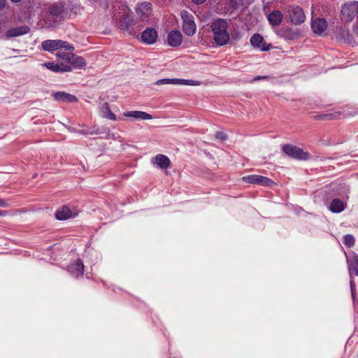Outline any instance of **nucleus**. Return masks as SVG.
Segmentation results:
<instances>
[{"mask_svg": "<svg viewBox=\"0 0 358 358\" xmlns=\"http://www.w3.org/2000/svg\"><path fill=\"white\" fill-rule=\"evenodd\" d=\"M49 15L54 19V21L47 20L45 24L48 27H54L56 26L55 21L63 20L66 15L64 6L61 3H54L49 7Z\"/></svg>", "mask_w": 358, "mask_h": 358, "instance_id": "1", "label": "nucleus"}, {"mask_svg": "<svg viewBox=\"0 0 358 358\" xmlns=\"http://www.w3.org/2000/svg\"><path fill=\"white\" fill-rule=\"evenodd\" d=\"M6 0H0V10L3 9L6 6Z\"/></svg>", "mask_w": 358, "mask_h": 358, "instance_id": "35", "label": "nucleus"}, {"mask_svg": "<svg viewBox=\"0 0 358 358\" xmlns=\"http://www.w3.org/2000/svg\"><path fill=\"white\" fill-rule=\"evenodd\" d=\"M181 17L183 20L182 30L185 34L189 36H193L196 32V24L193 20V16L187 11L181 12Z\"/></svg>", "mask_w": 358, "mask_h": 358, "instance_id": "6", "label": "nucleus"}, {"mask_svg": "<svg viewBox=\"0 0 358 358\" xmlns=\"http://www.w3.org/2000/svg\"><path fill=\"white\" fill-rule=\"evenodd\" d=\"M285 36L289 39L294 38L295 36H298L296 33L293 32L292 29H287L285 30Z\"/></svg>", "mask_w": 358, "mask_h": 358, "instance_id": "32", "label": "nucleus"}, {"mask_svg": "<svg viewBox=\"0 0 358 358\" xmlns=\"http://www.w3.org/2000/svg\"><path fill=\"white\" fill-rule=\"evenodd\" d=\"M152 11V9L150 2L144 1L139 3L136 7V13L143 21L151 15Z\"/></svg>", "mask_w": 358, "mask_h": 358, "instance_id": "10", "label": "nucleus"}, {"mask_svg": "<svg viewBox=\"0 0 358 358\" xmlns=\"http://www.w3.org/2000/svg\"><path fill=\"white\" fill-rule=\"evenodd\" d=\"M78 213L77 211H72L68 206H63L59 210L55 213V217L59 220H65L69 218L77 216Z\"/></svg>", "mask_w": 358, "mask_h": 358, "instance_id": "13", "label": "nucleus"}, {"mask_svg": "<svg viewBox=\"0 0 358 358\" xmlns=\"http://www.w3.org/2000/svg\"><path fill=\"white\" fill-rule=\"evenodd\" d=\"M99 133H100V132H99V129H95V130H93V131H92L89 132V134H99Z\"/></svg>", "mask_w": 358, "mask_h": 358, "instance_id": "39", "label": "nucleus"}, {"mask_svg": "<svg viewBox=\"0 0 358 358\" xmlns=\"http://www.w3.org/2000/svg\"><path fill=\"white\" fill-rule=\"evenodd\" d=\"M329 210L335 213H341L344 210V203L339 199H334L330 204Z\"/></svg>", "mask_w": 358, "mask_h": 358, "instance_id": "24", "label": "nucleus"}, {"mask_svg": "<svg viewBox=\"0 0 358 358\" xmlns=\"http://www.w3.org/2000/svg\"><path fill=\"white\" fill-rule=\"evenodd\" d=\"M229 40H230L229 36L228 33L227 32V31L225 30V41H224L225 45L229 41Z\"/></svg>", "mask_w": 358, "mask_h": 358, "instance_id": "37", "label": "nucleus"}, {"mask_svg": "<svg viewBox=\"0 0 358 358\" xmlns=\"http://www.w3.org/2000/svg\"><path fill=\"white\" fill-rule=\"evenodd\" d=\"M101 113L102 116L105 118L111 120H116V116L113 113L111 112L108 103H104L101 108Z\"/></svg>", "mask_w": 358, "mask_h": 358, "instance_id": "25", "label": "nucleus"}, {"mask_svg": "<svg viewBox=\"0 0 358 358\" xmlns=\"http://www.w3.org/2000/svg\"><path fill=\"white\" fill-rule=\"evenodd\" d=\"M282 149L288 157L297 160H308L310 158L308 152H305L300 148L291 144H285Z\"/></svg>", "mask_w": 358, "mask_h": 358, "instance_id": "3", "label": "nucleus"}, {"mask_svg": "<svg viewBox=\"0 0 358 358\" xmlns=\"http://www.w3.org/2000/svg\"><path fill=\"white\" fill-rule=\"evenodd\" d=\"M176 85H199V82L192 80L176 79Z\"/></svg>", "mask_w": 358, "mask_h": 358, "instance_id": "28", "label": "nucleus"}, {"mask_svg": "<svg viewBox=\"0 0 358 358\" xmlns=\"http://www.w3.org/2000/svg\"><path fill=\"white\" fill-rule=\"evenodd\" d=\"M68 271L76 277L83 274L84 265L80 259H77L76 262L68 266Z\"/></svg>", "mask_w": 358, "mask_h": 358, "instance_id": "19", "label": "nucleus"}, {"mask_svg": "<svg viewBox=\"0 0 358 358\" xmlns=\"http://www.w3.org/2000/svg\"><path fill=\"white\" fill-rule=\"evenodd\" d=\"M216 136H217V138H220V139L224 138L223 134L222 132H218Z\"/></svg>", "mask_w": 358, "mask_h": 358, "instance_id": "40", "label": "nucleus"}, {"mask_svg": "<svg viewBox=\"0 0 358 358\" xmlns=\"http://www.w3.org/2000/svg\"><path fill=\"white\" fill-rule=\"evenodd\" d=\"M71 58L68 62L67 65L71 66V70L73 69H81L85 68L86 66V62L85 59L80 57L76 55L75 54H72V55H70Z\"/></svg>", "mask_w": 358, "mask_h": 358, "instance_id": "18", "label": "nucleus"}, {"mask_svg": "<svg viewBox=\"0 0 358 358\" xmlns=\"http://www.w3.org/2000/svg\"><path fill=\"white\" fill-rule=\"evenodd\" d=\"M267 18L272 26H278L282 21L283 15L279 10H273L268 14Z\"/></svg>", "mask_w": 358, "mask_h": 358, "instance_id": "21", "label": "nucleus"}, {"mask_svg": "<svg viewBox=\"0 0 358 358\" xmlns=\"http://www.w3.org/2000/svg\"><path fill=\"white\" fill-rule=\"evenodd\" d=\"M288 13L290 21L294 24H301L305 21L306 15L303 9L298 6H289Z\"/></svg>", "mask_w": 358, "mask_h": 358, "instance_id": "7", "label": "nucleus"}, {"mask_svg": "<svg viewBox=\"0 0 358 358\" xmlns=\"http://www.w3.org/2000/svg\"><path fill=\"white\" fill-rule=\"evenodd\" d=\"M350 268L355 271V274L358 275V256L350 259Z\"/></svg>", "mask_w": 358, "mask_h": 358, "instance_id": "30", "label": "nucleus"}, {"mask_svg": "<svg viewBox=\"0 0 358 358\" xmlns=\"http://www.w3.org/2000/svg\"><path fill=\"white\" fill-rule=\"evenodd\" d=\"M42 48L44 50L51 52L59 49L73 51L74 47L68 42L62 40H46L43 41Z\"/></svg>", "mask_w": 358, "mask_h": 358, "instance_id": "4", "label": "nucleus"}, {"mask_svg": "<svg viewBox=\"0 0 358 358\" xmlns=\"http://www.w3.org/2000/svg\"><path fill=\"white\" fill-rule=\"evenodd\" d=\"M167 41L170 46L178 47L182 41V35L178 30H172L168 34Z\"/></svg>", "mask_w": 358, "mask_h": 358, "instance_id": "12", "label": "nucleus"}, {"mask_svg": "<svg viewBox=\"0 0 358 358\" xmlns=\"http://www.w3.org/2000/svg\"><path fill=\"white\" fill-rule=\"evenodd\" d=\"M358 13V1H352L345 3L341 9V18L345 22H352Z\"/></svg>", "mask_w": 358, "mask_h": 358, "instance_id": "2", "label": "nucleus"}, {"mask_svg": "<svg viewBox=\"0 0 358 358\" xmlns=\"http://www.w3.org/2000/svg\"><path fill=\"white\" fill-rule=\"evenodd\" d=\"M323 116L324 117H327V116H329V115H324Z\"/></svg>", "mask_w": 358, "mask_h": 358, "instance_id": "44", "label": "nucleus"}, {"mask_svg": "<svg viewBox=\"0 0 358 358\" xmlns=\"http://www.w3.org/2000/svg\"><path fill=\"white\" fill-rule=\"evenodd\" d=\"M313 32L321 35L327 28V22L323 18H316L312 21L311 24Z\"/></svg>", "mask_w": 358, "mask_h": 358, "instance_id": "15", "label": "nucleus"}, {"mask_svg": "<svg viewBox=\"0 0 358 358\" xmlns=\"http://www.w3.org/2000/svg\"><path fill=\"white\" fill-rule=\"evenodd\" d=\"M153 163L156 164L161 169H166L169 167L171 161L166 155L159 154L155 157Z\"/></svg>", "mask_w": 358, "mask_h": 358, "instance_id": "22", "label": "nucleus"}, {"mask_svg": "<svg viewBox=\"0 0 358 358\" xmlns=\"http://www.w3.org/2000/svg\"><path fill=\"white\" fill-rule=\"evenodd\" d=\"M29 28L27 26H22L19 27L13 28L8 29L6 32V36L7 38L15 37L18 36H21L23 34H26L29 31Z\"/></svg>", "mask_w": 358, "mask_h": 358, "instance_id": "20", "label": "nucleus"}, {"mask_svg": "<svg viewBox=\"0 0 358 358\" xmlns=\"http://www.w3.org/2000/svg\"><path fill=\"white\" fill-rule=\"evenodd\" d=\"M243 180L250 184H257L262 186H271L274 184L271 179L259 175H250L243 177Z\"/></svg>", "mask_w": 358, "mask_h": 358, "instance_id": "8", "label": "nucleus"}, {"mask_svg": "<svg viewBox=\"0 0 358 358\" xmlns=\"http://www.w3.org/2000/svg\"><path fill=\"white\" fill-rule=\"evenodd\" d=\"M10 1H13V2H19V1H20L21 0H10Z\"/></svg>", "mask_w": 358, "mask_h": 358, "instance_id": "43", "label": "nucleus"}, {"mask_svg": "<svg viewBox=\"0 0 358 358\" xmlns=\"http://www.w3.org/2000/svg\"><path fill=\"white\" fill-rule=\"evenodd\" d=\"M158 38L157 31L154 28H147L141 35V41L145 44H154Z\"/></svg>", "mask_w": 358, "mask_h": 358, "instance_id": "11", "label": "nucleus"}, {"mask_svg": "<svg viewBox=\"0 0 358 358\" xmlns=\"http://www.w3.org/2000/svg\"><path fill=\"white\" fill-rule=\"evenodd\" d=\"M79 133L81 134H84V135H87L88 134L85 130H80V131H79Z\"/></svg>", "mask_w": 358, "mask_h": 358, "instance_id": "41", "label": "nucleus"}, {"mask_svg": "<svg viewBox=\"0 0 358 358\" xmlns=\"http://www.w3.org/2000/svg\"><path fill=\"white\" fill-rule=\"evenodd\" d=\"M5 214H6L5 212L0 210V216L1 215H4Z\"/></svg>", "mask_w": 358, "mask_h": 358, "instance_id": "42", "label": "nucleus"}, {"mask_svg": "<svg viewBox=\"0 0 358 358\" xmlns=\"http://www.w3.org/2000/svg\"><path fill=\"white\" fill-rule=\"evenodd\" d=\"M55 100L64 103H74L78 101V99L73 94L65 92H57L53 94Z\"/></svg>", "mask_w": 358, "mask_h": 358, "instance_id": "14", "label": "nucleus"}, {"mask_svg": "<svg viewBox=\"0 0 358 358\" xmlns=\"http://www.w3.org/2000/svg\"><path fill=\"white\" fill-rule=\"evenodd\" d=\"M136 22L133 17L128 15H123L120 21V27L121 29L128 32L130 35L136 36V31L134 27Z\"/></svg>", "mask_w": 358, "mask_h": 358, "instance_id": "9", "label": "nucleus"}, {"mask_svg": "<svg viewBox=\"0 0 358 358\" xmlns=\"http://www.w3.org/2000/svg\"><path fill=\"white\" fill-rule=\"evenodd\" d=\"M124 116L125 117H131L135 119H141V120H151L152 116L145 112L143 111H129L124 113Z\"/></svg>", "mask_w": 358, "mask_h": 358, "instance_id": "23", "label": "nucleus"}, {"mask_svg": "<svg viewBox=\"0 0 358 358\" xmlns=\"http://www.w3.org/2000/svg\"><path fill=\"white\" fill-rule=\"evenodd\" d=\"M47 69L54 72H70L71 71V66L66 65L64 63L55 64L53 62H47L43 64Z\"/></svg>", "mask_w": 358, "mask_h": 358, "instance_id": "17", "label": "nucleus"}, {"mask_svg": "<svg viewBox=\"0 0 358 358\" xmlns=\"http://www.w3.org/2000/svg\"><path fill=\"white\" fill-rule=\"evenodd\" d=\"M269 78V76H256L253 78V80L255 81H257V80H259L261 79H268Z\"/></svg>", "mask_w": 358, "mask_h": 358, "instance_id": "33", "label": "nucleus"}, {"mask_svg": "<svg viewBox=\"0 0 358 358\" xmlns=\"http://www.w3.org/2000/svg\"><path fill=\"white\" fill-rule=\"evenodd\" d=\"M177 81L176 79H162L159 80L156 82V85H165V84H173L176 85Z\"/></svg>", "mask_w": 358, "mask_h": 358, "instance_id": "31", "label": "nucleus"}, {"mask_svg": "<svg viewBox=\"0 0 358 358\" xmlns=\"http://www.w3.org/2000/svg\"><path fill=\"white\" fill-rule=\"evenodd\" d=\"M343 243L345 245H347L348 247H352L355 244V238L352 235H350V234H347L345 236H344V238H343Z\"/></svg>", "mask_w": 358, "mask_h": 358, "instance_id": "29", "label": "nucleus"}, {"mask_svg": "<svg viewBox=\"0 0 358 358\" xmlns=\"http://www.w3.org/2000/svg\"><path fill=\"white\" fill-rule=\"evenodd\" d=\"M350 287H351V291H352V295L354 297V289L355 287V285L352 280L350 281Z\"/></svg>", "mask_w": 358, "mask_h": 358, "instance_id": "34", "label": "nucleus"}, {"mask_svg": "<svg viewBox=\"0 0 358 358\" xmlns=\"http://www.w3.org/2000/svg\"><path fill=\"white\" fill-rule=\"evenodd\" d=\"M8 206L6 201H4L2 199H0V206L1 207H6Z\"/></svg>", "mask_w": 358, "mask_h": 358, "instance_id": "36", "label": "nucleus"}, {"mask_svg": "<svg viewBox=\"0 0 358 358\" xmlns=\"http://www.w3.org/2000/svg\"><path fill=\"white\" fill-rule=\"evenodd\" d=\"M72 54H73L72 52H66L65 51H59L56 55H57V58H59V59L65 61L68 63L71 58L70 55H72Z\"/></svg>", "mask_w": 358, "mask_h": 358, "instance_id": "27", "label": "nucleus"}, {"mask_svg": "<svg viewBox=\"0 0 358 358\" xmlns=\"http://www.w3.org/2000/svg\"><path fill=\"white\" fill-rule=\"evenodd\" d=\"M211 30L213 33V39L218 46L224 45V20L218 18L213 22Z\"/></svg>", "mask_w": 358, "mask_h": 358, "instance_id": "5", "label": "nucleus"}, {"mask_svg": "<svg viewBox=\"0 0 358 358\" xmlns=\"http://www.w3.org/2000/svg\"><path fill=\"white\" fill-rule=\"evenodd\" d=\"M192 1L196 4H201L206 1V0H192Z\"/></svg>", "mask_w": 358, "mask_h": 358, "instance_id": "38", "label": "nucleus"}, {"mask_svg": "<svg viewBox=\"0 0 358 358\" xmlns=\"http://www.w3.org/2000/svg\"><path fill=\"white\" fill-rule=\"evenodd\" d=\"M241 0H225V5L229 4V6L225 7V13H231L238 7Z\"/></svg>", "mask_w": 358, "mask_h": 358, "instance_id": "26", "label": "nucleus"}, {"mask_svg": "<svg viewBox=\"0 0 358 358\" xmlns=\"http://www.w3.org/2000/svg\"><path fill=\"white\" fill-rule=\"evenodd\" d=\"M250 43L253 47L257 48L262 51L268 50L271 48V45H266L264 43L263 37L258 34H255L251 37Z\"/></svg>", "mask_w": 358, "mask_h": 358, "instance_id": "16", "label": "nucleus"}]
</instances>
